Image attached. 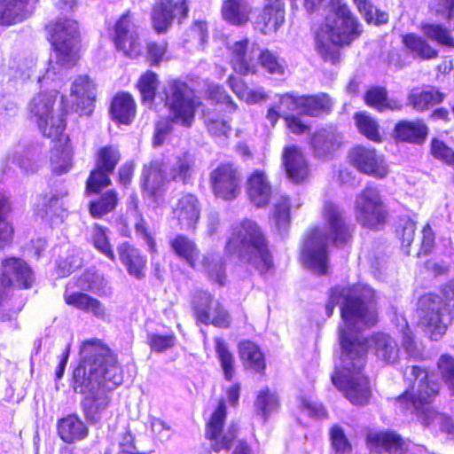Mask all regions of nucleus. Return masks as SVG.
Returning <instances> with one entry per match:
<instances>
[{
    "instance_id": "obj_43",
    "label": "nucleus",
    "mask_w": 454,
    "mask_h": 454,
    "mask_svg": "<svg viewBox=\"0 0 454 454\" xmlns=\"http://www.w3.org/2000/svg\"><path fill=\"white\" fill-rule=\"evenodd\" d=\"M272 223L277 231L284 235L290 227V203L286 196H280L273 207Z\"/></svg>"
},
{
    "instance_id": "obj_22",
    "label": "nucleus",
    "mask_w": 454,
    "mask_h": 454,
    "mask_svg": "<svg viewBox=\"0 0 454 454\" xmlns=\"http://www.w3.org/2000/svg\"><path fill=\"white\" fill-rule=\"evenodd\" d=\"M200 202L192 193L182 194L172 207L174 218L181 228L187 230L195 229L200 217Z\"/></svg>"
},
{
    "instance_id": "obj_45",
    "label": "nucleus",
    "mask_w": 454,
    "mask_h": 454,
    "mask_svg": "<svg viewBox=\"0 0 454 454\" xmlns=\"http://www.w3.org/2000/svg\"><path fill=\"white\" fill-rule=\"evenodd\" d=\"M170 244L172 249L179 257L185 260L191 267H195V262L199 257V250L192 240L184 235H178Z\"/></svg>"
},
{
    "instance_id": "obj_38",
    "label": "nucleus",
    "mask_w": 454,
    "mask_h": 454,
    "mask_svg": "<svg viewBox=\"0 0 454 454\" xmlns=\"http://www.w3.org/2000/svg\"><path fill=\"white\" fill-rule=\"evenodd\" d=\"M311 145L317 157H326L339 147L338 136L331 130L321 129L313 135Z\"/></svg>"
},
{
    "instance_id": "obj_48",
    "label": "nucleus",
    "mask_w": 454,
    "mask_h": 454,
    "mask_svg": "<svg viewBox=\"0 0 454 454\" xmlns=\"http://www.w3.org/2000/svg\"><path fill=\"white\" fill-rule=\"evenodd\" d=\"M73 152L69 145L56 146L51 153L52 171L57 175L67 173L72 167Z\"/></svg>"
},
{
    "instance_id": "obj_33",
    "label": "nucleus",
    "mask_w": 454,
    "mask_h": 454,
    "mask_svg": "<svg viewBox=\"0 0 454 454\" xmlns=\"http://www.w3.org/2000/svg\"><path fill=\"white\" fill-rule=\"evenodd\" d=\"M112 119L121 124H130L136 115V104L129 93H118L110 106Z\"/></svg>"
},
{
    "instance_id": "obj_12",
    "label": "nucleus",
    "mask_w": 454,
    "mask_h": 454,
    "mask_svg": "<svg viewBox=\"0 0 454 454\" xmlns=\"http://www.w3.org/2000/svg\"><path fill=\"white\" fill-rule=\"evenodd\" d=\"M34 281L31 269L24 261L11 257L2 262V274L0 275V320L5 319L4 311L9 302H4V294L10 293L12 286L20 288H29Z\"/></svg>"
},
{
    "instance_id": "obj_7",
    "label": "nucleus",
    "mask_w": 454,
    "mask_h": 454,
    "mask_svg": "<svg viewBox=\"0 0 454 454\" xmlns=\"http://www.w3.org/2000/svg\"><path fill=\"white\" fill-rule=\"evenodd\" d=\"M165 106L168 108L169 119L160 120L155 126L153 145H160L166 136L172 129V123H177L184 127H191L194 121L195 112L200 106L193 90L180 81L168 83L164 90Z\"/></svg>"
},
{
    "instance_id": "obj_53",
    "label": "nucleus",
    "mask_w": 454,
    "mask_h": 454,
    "mask_svg": "<svg viewBox=\"0 0 454 454\" xmlns=\"http://www.w3.org/2000/svg\"><path fill=\"white\" fill-rule=\"evenodd\" d=\"M356 125L361 134L368 139L378 142L380 140L378 122L365 113H358L355 115Z\"/></svg>"
},
{
    "instance_id": "obj_34",
    "label": "nucleus",
    "mask_w": 454,
    "mask_h": 454,
    "mask_svg": "<svg viewBox=\"0 0 454 454\" xmlns=\"http://www.w3.org/2000/svg\"><path fill=\"white\" fill-rule=\"evenodd\" d=\"M396 137L402 141L422 144L428 134V128L422 120L401 121L395 128Z\"/></svg>"
},
{
    "instance_id": "obj_55",
    "label": "nucleus",
    "mask_w": 454,
    "mask_h": 454,
    "mask_svg": "<svg viewBox=\"0 0 454 454\" xmlns=\"http://www.w3.org/2000/svg\"><path fill=\"white\" fill-rule=\"evenodd\" d=\"M258 60L263 69L271 74L281 75L285 73V62L269 50L261 51Z\"/></svg>"
},
{
    "instance_id": "obj_58",
    "label": "nucleus",
    "mask_w": 454,
    "mask_h": 454,
    "mask_svg": "<svg viewBox=\"0 0 454 454\" xmlns=\"http://www.w3.org/2000/svg\"><path fill=\"white\" fill-rule=\"evenodd\" d=\"M111 173L112 172H108L97 166L96 168L91 171L90 177L87 180V191L90 192H98L101 189L110 185L111 179L109 177V174Z\"/></svg>"
},
{
    "instance_id": "obj_49",
    "label": "nucleus",
    "mask_w": 454,
    "mask_h": 454,
    "mask_svg": "<svg viewBox=\"0 0 454 454\" xmlns=\"http://www.w3.org/2000/svg\"><path fill=\"white\" fill-rule=\"evenodd\" d=\"M5 163L17 165L26 173H33L37 169L35 160L31 158L30 153L24 148L10 150L5 156Z\"/></svg>"
},
{
    "instance_id": "obj_10",
    "label": "nucleus",
    "mask_w": 454,
    "mask_h": 454,
    "mask_svg": "<svg viewBox=\"0 0 454 454\" xmlns=\"http://www.w3.org/2000/svg\"><path fill=\"white\" fill-rule=\"evenodd\" d=\"M416 313L418 325L432 340L442 337L453 318L448 311H445L440 295L432 294L419 298Z\"/></svg>"
},
{
    "instance_id": "obj_26",
    "label": "nucleus",
    "mask_w": 454,
    "mask_h": 454,
    "mask_svg": "<svg viewBox=\"0 0 454 454\" xmlns=\"http://www.w3.org/2000/svg\"><path fill=\"white\" fill-rule=\"evenodd\" d=\"M117 252L129 275L137 279L145 278L147 260L137 248L128 242H123L118 246Z\"/></svg>"
},
{
    "instance_id": "obj_25",
    "label": "nucleus",
    "mask_w": 454,
    "mask_h": 454,
    "mask_svg": "<svg viewBox=\"0 0 454 454\" xmlns=\"http://www.w3.org/2000/svg\"><path fill=\"white\" fill-rule=\"evenodd\" d=\"M283 164L286 175L294 183H300L305 180L309 168L308 161L298 147L292 145L286 147L282 154Z\"/></svg>"
},
{
    "instance_id": "obj_47",
    "label": "nucleus",
    "mask_w": 454,
    "mask_h": 454,
    "mask_svg": "<svg viewBox=\"0 0 454 454\" xmlns=\"http://www.w3.org/2000/svg\"><path fill=\"white\" fill-rule=\"evenodd\" d=\"M240 358L254 371L261 372L265 368V362L259 348L252 341L247 340L239 343Z\"/></svg>"
},
{
    "instance_id": "obj_9",
    "label": "nucleus",
    "mask_w": 454,
    "mask_h": 454,
    "mask_svg": "<svg viewBox=\"0 0 454 454\" xmlns=\"http://www.w3.org/2000/svg\"><path fill=\"white\" fill-rule=\"evenodd\" d=\"M56 98L57 92L38 93L28 105L31 118L37 123L42 134L51 139L60 136L66 126L63 113H57L54 109Z\"/></svg>"
},
{
    "instance_id": "obj_24",
    "label": "nucleus",
    "mask_w": 454,
    "mask_h": 454,
    "mask_svg": "<svg viewBox=\"0 0 454 454\" xmlns=\"http://www.w3.org/2000/svg\"><path fill=\"white\" fill-rule=\"evenodd\" d=\"M247 193L249 200L257 207L269 204L272 187L264 172L255 170L251 174L247 183Z\"/></svg>"
},
{
    "instance_id": "obj_57",
    "label": "nucleus",
    "mask_w": 454,
    "mask_h": 454,
    "mask_svg": "<svg viewBox=\"0 0 454 454\" xmlns=\"http://www.w3.org/2000/svg\"><path fill=\"white\" fill-rule=\"evenodd\" d=\"M120 160V153L114 146L102 147L98 153L97 166L113 172Z\"/></svg>"
},
{
    "instance_id": "obj_52",
    "label": "nucleus",
    "mask_w": 454,
    "mask_h": 454,
    "mask_svg": "<svg viewBox=\"0 0 454 454\" xmlns=\"http://www.w3.org/2000/svg\"><path fill=\"white\" fill-rule=\"evenodd\" d=\"M215 352L223 371L224 378L231 380L235 372L234 356L229 351L226 343L220 338L215 339Z\"/></svg>"
},
{
    "instance_id": "obj_2",
    "label": "nucleus",
    "mask_w": 454,
    "mask_h": 454,
    "mask_svg": "<svg viewBox=\"0 0 454 454\" xmlns=\"http://www.w3.org/2000/svg\"><path fill=\"white\" fill-rule=\"evenodd\" d=\"M81 361L73 372L71 387L84 395L82 407L90 423L99 422L110 403L109 392L122 382V373L111 350L97 340H87Z\"/></svg>"
},
{
    "instance_id": "obj_39",
    "label": "nucleus",
    "mask_w": 454,
    "mask_h": 454,
    "mask_svg": "<svg viewBox=\"0 0 454 454\" xmlns=\"http://www.w3.org/2000/svg\"><path fill=\"white\" fill-rule=\"evenodd\" d=\"M301 114L317 117L324 113H329L332 108V100L325 93L312 96H301Z\"/></svg>"
},
{
    "instance_id": "obj_35",
    "label": "nucleus",
    "mask_w": 454,
    "mask_h": 454,
    "mask_svg": "<svg viewBox=\"0 0 454 454\" xmlns=\"http://www.w3.org/2000/svg\"><path fill=\"white\" fill-rule=\"evenodd\" d=\"M28 0H0V25L11 26L27 18Z\"/></svg>"
},
{
    "instance_id": "obj_21",
    "label": "nucleus",
    "mask_w": 454,
    "mask_h": 454,
    "mask_svg": "<svg viewBox=\"0 0 454 454\" xmlns=\"http://www.w3.org/2000/svg\"><path fill=\"white\" fill-rule=\"evenodd\" d=\"M187 13L188 7L185 0H178L176 3H173L172 0H160L153 9V26L158 33L164 32L169 27L176 16L180 15L185 18Z\"/></svg>"
},
{
    "instance_id": "obj_28",
    "label": "nucleus",
    "mask_w": 454,
    "mask_h": 454,
    "mask_svg": "<svg viewBox=\"0 0 454 454\" xmlns=\"http://www.w3.org/2000/svg\"><path fill=\"white\" fill-rule=\"evenodd\" d=\"M375 356L385 364H395L399 359L397 342L390 335L379 333L367 340Z\"/></svg>"
},
{
    "instance_id": "obj_17",
    "label": "nucleus",
    "mask_w": 454,
    "mask_h": 454,
    "mask_svg": "<svg viewBox=\"0 0 454 454\" xmlns=\"http://www.w3.org/2000/svg\"><path fill=\"white\" fill-rule=\"evenodd\" d=\"M350 163L361 173L376 178H384L388 168L382 155L373 148L356 146L348 153Z\"/></svg>"
},
{
    "instance_id": "obj_37",
    "label": "nucleus",
    "mask_w": 454,
    "mask_h": 454,
    "mask_svg": "<svg viewBox=\"0 0 454 454\" xmlns=\"http://www.w3.org/2000/svg\"><path fill=\"white\" fill-rule=\"evenodd\" d=\"M71 96L75 98L73 104L77 108H88L95 100L94 84L87 75L79 76L74 80L71 88Z\"/></svg>"
},
{
    "instance_id": "obj_31",
    "label": "nucleus",
    "mask_w": 454,
    "mask_h": 454,
    "mask_svg": "<svg viewBox=\"0 0 454 454\" xmlns=\"http://www.w3.org/2000/svg\"><path fill=\"white\" fill-rule=\"evenodd\" d=\"M67 194V190L62 189L56 193L43 196L41 203L37 206L36 214L42 218H46L52 225L61 223L66 216V212L59 201Z\"/></svg>"
},
{
    "instance_id": "obj_5",
    "label": "nucleus",
    "mask_w": 454,
    "mask_h": 454,
    "mask_svg": "<svg viewBox=\"0 0 454 454\" xmlns=\"http://www.w3.org/2000/svg\"><path fill=\"white\" fill-rule=\"evenodd\" d=\"M362 32L363 26L348 4L342 0H331L325 25L317 35V51L325 60L334 63L338 59L335 45H348Z\"/></svg>"
},
{
    "instance_id": "obj_1",
    "label": "nucleus",
    "mask_w": 454,
    "mask_h": 454,
    "mask_svg": "<svg viewBox=\"0 0 454 454\" xmlns=\"http://www.w3.org/2000/svg\"><path fill=\"white\" fill-rule=\"evenodd\" d=\"M373 297L374 291L360 284L332 288L325 306L326 315L331 317L335 306L339 305L343 323L339 327L340 369L334 374L362 373L366 364L368 343L359 333L377 321Z\"/></svg>"
},
{
    "instance_id": "obj_23",
    "label": "nucleus",
    "mask_w": 454,
    "mask_h": 454,
    "mask_svg": "<svg viewBox=\"0 0 454 454\" xmlns=\"http://www.w3.org/2000/svg\"><path fill=\"white\" fill-rule=\"evenodd\" d=\"M285 21L281 0H266V4L255 20V28L267 35L276 32Z\"/></svg>"
},
{
    "instance_id": "obj_64",
    "label": "nucleus",
    "mask_w": 454,
    "mask_h": 454,
    "mask_svg": "<svg viewBox=\"0 0 454 454\" xmlns=\"http://www.w3.org/2000/svg\"><path fill=\"white\" fill-rule=\"evenodd\" d=\"M35 64L36 61L34 58L21 59L19 63H16V61L13 60L10 63V68L13 71V77L26 80L32 75Z\"/></svg>"
},
{
    "instance_id": "obj_4",
    "label": "nucleus",
    "mask_w": 454,
    "mask_h": 454,
    "mask_svg": "<svg viewBox=\"0 0 454 454\" xmlns=\"http://www.w3.org/2000/svg\"><path fill=\"white\" fill-rule=\"evenodd\" d=\"M404 377L412 385L411 389H407L397 398V403L403 410L415 413L424 427L430 426L435 420L438 421L441 430L450 438L454 439V424L451 419L437 413L430 406V403L438 394V384L429 380L425 369L416 365L407 367Z\"/></svg>"
},
{
    "instance_id": "obj_51",
    "label": "nucleus",
    "mask_w": 454,
    "mask_h": 454,
    "mask_svg": "<svg viewBox=\"0 0 454 454\" xmlns=\"http://www.w3.org/2000/svg\"><path fill=\"white\" fill-rule=\"evenodd\" d=\"M202 264L208 277L220 286L224 285L225 275L222 258L218 254L211 253L204 256Z\"/></svg>"
},
{
    "instance_id": "obj_16",
    "label": "nucleus",
    "mask_w": 454,
    "mask_h": 454,
    "mask_svg": "<svg viewBox=\"0 0 454 454\" xmlns=\"http://www.w3.org/2000/svg\"><path fill=\"white\" fill-rule=\"evenodd\" d=\"M114 41L116 48L129 58H137L142 53L138 27L133 23L129 12L123 14L117 20Z\"/></svg>"
},
{
    "instance_id": "obj_42",
    "label": "nucleus",
    "mask_w": 454,
    "mask_h": 454,
    "mask_svg": "<svg viewBox=\"0 0 454 454\" xmlns=\"http://www.w3.org/2000/svg\"><path fill=\"white\" fill-rule=\"evenodd\" d=\"M403 43L414 56L423 59L429 60L436 59L438 51L434 49L425 39L414 34H407L403 36Z\"/></svg>"
},
{
    "instance_id": "obj_15",
    "label": "nucleus",
    "mask_w": 454,
    "mask_h": 454,
    "mask_svg": "<svg viewBox=\"0 0 454 454\" xmlns=\"http://www.w3.org/2000/svg\"><path fill=\"white\" fill-rule=\"evenodd\" d=\"M332 380L353 404L364 405L369 402L372 395L371 386L363 373L333 374Z\"/></svg>"
},
{
    "instance_id": "obj_32",
    "label": "nucleus",
    "mask_w": 454,
    "mask_h": 454,
    "mask_svg": "<svg viewBox=\"0 0 454 454\" xmlns=\"http://www.w3.org/2000/svg\"><path fill=\"white\" fill-rule=\"evenodd\" d=\"M58 434L60 439L67 443L85 439L89 429L84 422L74 414L67 415L58 421Z\"/></svg>"
},
{
    "instance_id": "obj_18",
    "label": "nucleus",
    "mask_w": 454,
    "mask_h": 454,
    "mask_svg": "<svg viewBox=\"0 0 454 454\" xmlns=\"http://www.w3.org/2000/svg\"><path fill=\"white\" fill-rule=\"evenodd\" d=\"M226 418V405L222 399L209 421L207 424L206 435L212 442L211 448L214 451L219 452L222 450H229L232 441L236 437L235 428L231 427L227 432L222 433L223 426Z\"/></svg>"
},
{
    "instance_id": "obj_54",
    "label": "nucleus",
    "mask_w": 454,
    "mask_h": 454,
    "mask_svg": "<svg viewBox=\"0 0 454 454\" xmlns=\"http://www.w3.org/2000/svg\"><path fill=\"white\" fill-rule=\"evenodd\" d=\"M424 34L432 41L441 45L454 48V38L450 31L439 24H424L422 26Z\"/></svg>"
},
{
    "instance_id": "obj_30",
    "label": "nucleus",
    "mask_w": 454,
    "mask_h": 454,
    "mask_svg": "<svg viewBox=\"0 0 454 454\" xmlns=\"http://www.w3.org/2000/svg\"><path fill=\"white\" fill-rule=\"evenodd\" d=\"M64 300L67 304L86 313H90L98 319L106 320L107 317L105 305L99 300L87 294L81 292L69 293L66 290L64 293Z\"/></svg>"
},
{
    "instance_id": "obj_61",
    "label": "nucleus",
    "mask_w": 454,
    "mask_h": 454,
    "mask_svg": "<svg viewBox=\"0 0 454 454\" xmlns=\"http://www.w3.org/2000/svg\"><path fill=\"white\" fill-rule=\"evenodd\" d=\"M329 434L331 444L336 452L348 453L351 451V444L341 427L333 425L330 428Z\"/></svg>"
},
{
    "instance_id": "obj_63",
    "label": "nucleus",
    "mask_w": 454,
    "mask_h": 454,
    "mask_svg": "<svg viewBox=\"0 0 454 454\" xmlns=\"http://www.w3.org/2000/svg\"><path fill=\"white\" fill-rule=\"evenodd\" d=\"M438 369L448 387L454 391V357L442 355L437 363Z\"/></svg>"
},
{
    "instance_id": "obj_27",
    "label": "nucleus",
    "mask_w": 454,
    "mask_h": 454,
    "mask_svg": "<svg viewBox=\"0 0 454 454\" xmlns=\"http://www.w3.org/2000/svg\"><path fill=\"white\" fill-rule=\"evenodd\" d=\"M194 163L195 161L192 155L188 153H184L163 162L164 173L169 182L173 181L187 184L192 177Z\"/></svg>"
},
{
    "instance_id": "obj_29",
    "label": "nucleus",
    "mask_w": 454,
    "mask_h": 454,
    "mask_svg": "<svg viewBox=\"0 0 454 454\" xmlns=\"http://www.w3.org/2000/svg\"><path fill=\"white\" fill-rule=\"evenodd\" d=\"M255 44L249 48L247 39L235 42L229 47L231 52V64L235 72L246 74L253 71V59Z\"/></svg>"
},
{
    "instance_id": "obj_13",
    "label": "nucleus",
    "mask_w": 454,
    "mask_h": 454,
    "mask_svg": "<svg viewBox=\"0 0 454 454\" xmlns=\"http://www.w3.org/2000/svg\"><path fill=\"white\" fill-rule=\"evenodd\" d=\"M209 185L217 199L231 201L241 193L242 175L238 167L231 163H221L208 176Z\"/></svg>"
},
{
    "instance_id": "obj_60",
    "label": "nucleus",
    "mask_w": 454,
    "mask_h": 454,
    "mask_svg": "<svg viewBox=\"0 0 454 454\" xmlns=\"http://www.w3.org/2000/svg\"><path fill=\"white\" fill-rule=\"evenodd\" d=\"M129 208L131 213L134 214V216L137 220L135 223V230L137 234L146 242L151 249H153L154 241L147 231L145 220L142 218L141 214L137 211V201L135 197L130 198Z\"/></svg>"
},
{
    "instance_id": "obj_40",
    "label": "nucleus",
    "mask_w": 454,
    "mask_h": 454,
    "mask_svg": "<svg viewBox=\"0 0 454 454\" xmlns=\"http://www.w3.org/2000/svg\"><path fill=\"white\" fill-rule=\"evenodd\" d=\"M222 12L226 21L233 25H242L248 20L250 7L245 0H226Z\"/></svg>"
},
{
    "instance_id": "obj_8",
    "label": "nucleus",
    "mask_w": 454,
    "mask_h": 454,
    "mask_svg": "<svg viewBox=\"0 0 454 454\" xmlns=\"http://www.w3.org/2000/svg\"><path fill=\"white\" fill-rule=\"evenodd\" d=\"M47 30L55 50L56 61L53 62L51 59L49 61V67L43 78H38L39 81L41 79L54 81L62 67L70 68L79 59V30L75 20L59 19L55 22H51L47 26Z\"/></svg>"
},
{
    "instance_id": "obj_14",
    "label": "nucleus",
    "mask_w": 454,
    "mask_h": 454,
    "mask_svg": "<svg viewBox=\"0 0 454 454\" xmlns=\"http://www.w3.org/2000/svg\"><path fill=\"white\" fill-rule=\"evenodd\" d=\"M193 309L197 320L202 324H212L218 327L230 325L231 319L228 312L207 292L197 293L193 301Z\"/></svg>"
},
{
    "instance_id": "obj_44",
    "label": "nucleus",
    "mask_w": 454,
    "mask_h": 454,
    "mask_svg": "<svg viewBox=\"0 0 454 454\" xmlns=\"http://www.w3.org/2000/svg\"><path fill=\"white\" fill-rule=\"evenodd\" d=\"M364 100L368 106L379 111L386 109L400 110L402 108L399 102L388 99L387 90L381 87H374L369 90L364 96Z\"/></svg>"
},
{
    "instance_id": "obj_56",
    "label": "nucleus",
    "mask_w": 454,
    "mask_h": 454,
    "mask_svg": "<svg viewBox=\"0 0 454 454\" xmlns=\"http://www.w3.org/2000/svg\"><path fill=\"white\" fill-rule=\"evenodd\" d=\"M158 87L157 75L152 71H147L143 74L137 83L142 100L144 102H152L155 97V90Z\"/></svg>"
},
{
    "instance_id": "obj_11",
    "label": "nucleus",
    "mask_w": 454,
    "mask_h": 454,
    "mask_svg": "<svg viewBox=\"0 0 454 454\" xmlns=\"http://www.w3.org/2000/svg\"><path fill=\"white\" fill-rule=\"evenodd\" d=\"M356 221L371 230H378L385 224L387 208L377 188L368 186L358 193L355 200Z\"/></svg>"
},
{
    "instance_id": "obj_36",
    "label": "nucleus",
    "mask_w": 454,
    "mask_h": 454,
    "mask_svg": "<svg viewBox=\"0 0 454 454\" xmlns=\"http://www.w3.org/2000/svg\"><path fill=\"white\" fill-rule=\"evenodd\" d=\"M444 99V94L436 88L428 90L413 89L408 96V105L411 106L418 112L427 110L430 106L440 104Z\"/></svg>"
},
{
    "instance_id": "obj_62",
    "label": "nucleus",
    "mask_w": 454,
    "mask_h": 454,
    "mask_svg": "<svg viewBox=\"0 0 454 454\" xmlns=\"http://www.w3.org/2000/svg\"><path fill=\"white\" fill-rule=\"evenodd\" d=\"M432 155L445 163L454 166V151L449 147L444 142L434 138L431 141Z\"/></svg>"
},
{
    "instance_id": "obj_19",
    "label": "nucleus",
    "mask_w": 454,
    "mask_h": 454,
    "mask_svg": "<svg viewBox=\"0 0 454 454\" xmlns=\"http://www.w3.org/2000/svg\"><path fill=\"white\" fill-rule=\"evenodd\" d=\"M368 443L380 452L387 454H422L421 448L405 442L400 435L394 432H380L370 434Z\"/></svg>"
},
{
    "instance_id": "obj_46",
    "label": "nucleus",
    "mask_w": 454,
    "mask_h": 454,
    "mask_svg": "<svg viewBox=\"0 0 454 454\" xmlns=\"http://www.w3.org/2000/svg\"><path fill=\"white\" fill-rule=\"evenodd\" d=\"M76 286L82 291L103 295L106 294V280L96 270H88L77 279Z\"/></svg>"
},
{
    "instance_id": "obj_20",
    "label": "nucleus",
    "mask_w": 454,
    "mask_h": 454,
    "mask_svg": "<svg viewBox=\"0 0 454 454\" xmlns=\"http://www.w3.org/2000/svg\"><path fill=\"white\" fill-rule=\"evenodd\" d=\"M169 180L164 173L163 161L155 160L144 166L141 174V186L149 196L156 199L167 190Z\"/></svg>"
},
{
    "instance_id": "obj_6",
    "label": "nucleus",
    "mask_w": 454,
    "mask_h": 454,
    "mask_svg": "<svg viewBox=\"0 0 454 454\" xmlns=\"http://www.w3.org/2000/svg\"><path fill=\"white\" fill-rule=\"evenodd\" d=\"M225 250L230 254H236L260 273H264L272 267V256L268 241L259 225L254 221L246 219L233 225Z\"/></svg>"
},
{
    "instance_id": "obj_3",
    "label": "nucleus",
    "mask_w": 454,
    "mask_h": 454,
    "mask_svg": "<svg viewBox=\"0 0 454 454\" xmlns=\"http://www.w3.org/2000/svg\"><path fill=\"white\" fill-rule=\"evenodd\" d=\"M323 217L328 227V233L317 228L312 230L304 239L301 248V258L305 266L317 275L327 273L329 240L331 239L336 247H340L347 244L351 237L349 228L338 205L325 201Z\"/></svg>"
},
{
    "instance_id": "obj_59",
    "label": "nucleus",
    "mask_w": 454,
    "mask_h": 454,
    "mask_svg": "<svg viewBox=\"0 0 454 454\" xmlns=\"http://www.w3.org/2000/svg\"><path fill=\"white\" fill-rule=\"evenodd\" d=\"M106 229L96 224L93 229L92 233V242L94 247L105 254L111 261H115V254L114 250L111 247V245L108 242L107 236L106 234Z\"/></svg>"
},
{
    "instance_id": "obj_41",
    "label": "nucleus",
    "mask_w": 454,
    "mask_h": 454,
    "mask_svg": "<svg viewBox=\"0 0 454 454\" xmlns=\"http://www.w3.org/2000/svg\"><path fill=\"white\" fill-rule=\"evenodd\" d=\"M254 412L260 416L263 422H266L268 418L279 408V400L278 395L270 391L269 388L262 389L258 392L256 399L254 403Z\"/></svg>"
},
{
    "instance_id": "obj_50",
    "label": "nucleus",
    "mask_w": 454,
    "mask_h": 454,
    "mask_svg": "<svg viewBox=\"0 0 454 454\" xmlns=\"http://www.w3.org/2000/svg\"><path fill=\"white\" fill-rule=\"evenodd\" d=\"M118 202L117 193L109 190L103 193L99 200L90 203V213L93 217H101L113 211Z\"/></svg>"
}]
</instances>
